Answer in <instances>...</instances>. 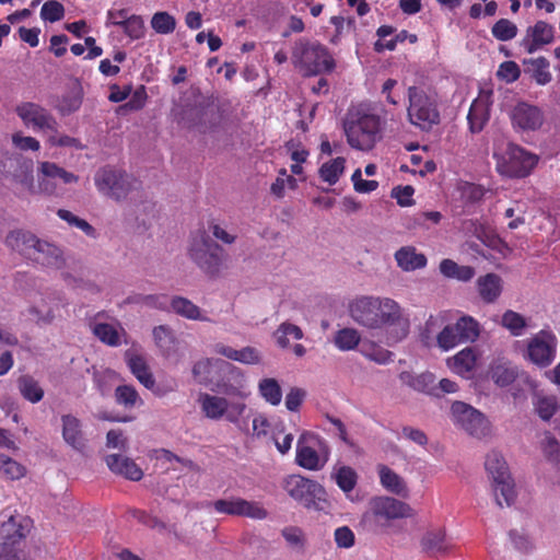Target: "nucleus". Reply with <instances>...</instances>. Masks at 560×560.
Returning <instances> with one entry per match:
<instances>
[{"instance_id":"60","label":"nucleus","mask_w":560,"mask_h":560,"mask_svg":"<svg viewBox=\"0 0 560 560\" xmlns=\"http://www.w3.org/2000/svg\"><path fill=\"white\" fill-rule=\"evenodd\" d=\"M213 509L218 513L228 514L232 516H240L241 498L233 497L230 499H220L212 503Z\"/></svg>"},{"instance_id":"3","label":"nucleus","mask_w":560,"mask_h":560,"mask_svg":"<svg viewBox=\"0 0 560 560\" xmlns=\"http://www.w3.org/2000/svg\"><path fill=\"white\" fill-rule=\"evenodd\" d=\"M291 59L294 67L307 77L331 72L335 68V60L328 49L318 42L305 38L294 43Z\"/></svg>"},{"instance_id":"57","label":"nucleus","mask_w":560,"mask_h":560,"mask_svg":"<svg viewBox=\"0 0 560 560\" xmlns=\"http://www.w3.org/2000/svg\"><path fill=\"white\" fill-rule=\"evenodd\" d=\"M544 456L551 463H560V442L551 434H546L541 441Z\"/></svg>"},{"instance_id":"24","label":"nucleus","mask_w":560,"mask_h":560,"mask_svg":"<svg viewBox=\"0 0 560 560\" xmlns=\"http://www.w3.org/2000/svg\"><path fill=\"white\" fill-rule=\"evenodd\" d=\"M488 375L495 385L506 387L516 380L518 371L512 362L500 358L491 362Z\"/></svg>"},{"instance_id":"63","label":"nucleus","mask_w":560,"mask_h":560,"mask_svg":"<svg viewBox=\"0 0 560 560\" xmlns=\"http://www.w3.org/2000/svg\"><path fill=\"white\" fill-rule=\"evenodd\" d=\"M453 330L450 325H446L436 336V343L443 351H448L459 345Z\"/></svg>"},{"instance_id":"2","label":"nucleus","mask_w":560,"mask_h":560,"mask_svg":"<svg viewBox=\"0 0 560 560\" xmlns=\"http://www.w3.org/2000/svg\"><path fill=\"white\" fill-rule=\"evenodd\" d=\"M413 509L392 497H373L368 503V510L362 515V522L373 532L384 530L389 523L398 518L413 517Z\"/></svg>"},{"instance_id":"22","label":"nucleus","mask_w":560,"mask_h":560,"mask_svg":"<svg viewBox=\"0 0 560 560\" xmlns=\"http://www.w3.org/2000/svg\"><path fill=\"white\" fill-rule=\"evenodd\" d=\"M62 438L72 448L82 452L86 446V440L82 431L81 421L72 415L61 417Z\"/></svg>"},{"instance_id":"36","label":"nucleus","mask_w":560,"mask_h":560,"mask_svg":"<svg viewBox=\"0 0 560 560\" xmlns=\"http://www.w3.org/2000/svg\"><path fill=\"white\" fill-rule=\"evenodd\" d=\"M305 436L306 434L303 433L298 440L296 463L303 468L318 470L322 468L323 464H320L317 452L313 447L304 444Z\"/></svg>"},{"instance_id":"11","label":"nucleus","mask_w":560,"mask_h":560,"mask_svg":"<svg viewBox=\"0 0 560 560\" xmlns=\"http://www.w3.org/2000/svg\"><path fill=\"white\" fill-rule=\"evenodd\" d=\"M37 194L56 196L58 183L63 185L77 184L79 176L55 162L42 161L37 163Z\"/></svg>"},{"instance_id":"35","label":"nucleus","mask_w":560,"mask_h":560,"mask_svg":"<svg viewBox=\"0 0 560 560\" xmlns=\"http://www.w3.org/2000/svg\"><path fill=\"white\" fill-rule=\"evenodd\" d=\"M171 307L177 315L187 319L210 322L209 317L203 315L200 307L186 298L174 296L171 301Z\"/></svg>"},{"instance_id":"51","label":"nucleus","mask_w":560,"mask_h":560,"mask_svg":"<svg viewBox=\"0 0 560 560\" xmlns=\"http://www.w3.org/2000/svg\"><path fill=\"white\" fill-rule=\"evenodd\" d=\"M269 515L268 511L260 502L248 501L241 498L240 516L248 517L252 520H265Z\"/></svg>"},{"instance_id":"28","label":"nucleus","mask_w":560,"mask_h":560,"mask_svg":"<svg viewBox=\"0 0 560 560\" xmlns=\"http://www.w3.org/2000/svg\"><path fill=\"white\" fill-rule=\"evenodd\" d=\"M477 351L475 348L467 347L460 350L458 353L447 359V365L456 374L467 376L471 373L477 363Z\"/></svg>"},{"instance_id":"6","label":"nucleus","mask_w":560,"mask_h":560,"mask_svg":"<svg viewBox=\"0 0 560 560\" xmlns=\"http://www.w3.org/2000/svg\"><path fill=\"white\" fill-rule=\"evenodd\" d=\"M94 184L102 195L120 201L126 199L138 187L139 183L122 170L104 166L96 171Z\"/></svg>"},{"instance_id":"25","label":"nucleus","mask_w":560,"mask_h":560,"mask_svg":"<svg viewBox=\"0 0 560 560\" xmlns=\"http://www.w3.org/2000/svg\"><path fill=\"white\" fill-rule=\"evenodd\" d=\"M39 241L35 234L24 230L11 231L5 237L9 247L31 258Z\"/></svg>"},{"instance_id":"42","label":"nucleus","mask_w":560,"mask_h":560,"mask_svg":"<svg viewBox=\"0 0 560 560\" xmlns=\"http://www.w3.org/2000/svg\"><path fill=\"white\" fill-rule=\"evenodd\" d=\"M261 397L272 406H278L282 399L281 386L276 378H262L258 384Z\"/></svg>"},{"instance_id":"20","label":"nucleus","mask_w":560,"mask_h":560,"mask_svg":"<svg viewBox=\"0 0 560 560\" xmlns=\"http://www.w3.org/2000/svg\"><path fill=\"white\" fill-rule=\"evenodd\" d=\"M125 358L131 373L136 376V378L145 388L152 390L154 394L159 396H162L163 392L155 386L154 376L151 373L145 359L142 355L136 354L130 351L126 352Z\"/></svg>"},{"instance_id":"16","label":"nucleus","mask_w":560,"mask_h":560,"mask_svg":"<svg viewBox=\"0 0 560 560\" xmlns=\"http://www.w3.org/2000/svg\"><path fill=\"white\" fill-rule=\"evenodd\" d=\"M380 296L362 295L349 304V315L359 326L372 330Z\"/></svg>"},{"instance_id":"7","label":"nucleus","mask_w":560,"mask_h":560,"mask_svg":"<svg viewBox=\"0 0 560 560\" xmlns=\"http://www.w3.org/2000/svg\"><path fill=\"white\" fill-rule=\"evenodd\" d=\"M408 119L413 126L428 131L440 122L436 101L422 89L410 86L408 89Z\"/></svg>"},{"instance_id":"5","label":"nucleus","mask_w":560,"mask_h":560,"mask_svg":"<svg viewBox=\"0 0 560 560\" xmlns=\"http://www.w3.org/2000/svg\"><path fill=\"white\" fill-rule=\"evenodd\" d=\"M485 467L491 480L495 503L500 508H503V503L511 506L515 501L516 492L505 459L500 453L491 452L487 455Z\"/></svg>"},{"instance_id":"15","label":"nucleus","mask_w":560,"mask_h":560,"mask_svg":"<svg viewBox=\"0 0 560 560\" xmlns=\"http://www.w3.org/2000/svg\"><path fill=\"white\" fill-rule=\"evenodd\" d=\"M18 116L22 119L26 127H32L45 133L56 132L58 130V121L52 114L33 102H25L16 106Z\"/></svg>"},{"instance_id":"50","label":"nucleus","mask_w":560,"mask_h":560,"mask_svg":"<svg viewBox=\"0 0 560 560\" xmlns=\"http://www.w3.org/2000/svg\"><path fill=\"white\" fill-rule=\"evenodd\" d=\"M0 472L8 479L15 480L24 477L26 469L16 460L0 454Z\"/></svg>"},{"instance_id":"29","label":"nucleus","mask_w":560,"mask_h":560,"mask_svg":"<svg viewBox=\"0 0 560 560\" xmlns=\"http://www.w3.org/2000/svg\"><path fill=\"white\" fill-rule=\"evenodd\" d=\"M214 352L243 364H257L260 362L259 351L253 347L236 350L230 346L218 343L214 346Z\"/></svg>"},{"instance_id":"49","label":"nucleus","mask_w":560,"mask_h":560,"mask_svg":"<svg viewBox=\"0 0 560 560\" xmlns=\"http://www.w3.org/2000/svg\"><path fill=\"white\" fill-rule=\"evenodd\" d=\"M125 303L127 304H141L149 307L164 310L166 307L167 301L166 296L163 294H132L129 295Z\"/></svg>"},{"instance_id":"46","label":"nucleus","mask_w":560,"mask_h":560,"mask_svg":"<svg viewBox=\"0 0 560 560\" xmlns=\"http://www.w3.org/2000/svg\"><path fill=\"white\" fill-rule=\"evenodd\" d=\"M93 334L103 342L110 347H117L120 343L118 330L110 324L96 323L91 325Z\"/></svg>"},{"instance_id":"48","label":"nucleus","mask_w":560,"mask_h":560,"mask_svg":"<svg viewBox=\"0 0 560 560\" xmlns=\"http://www.w3.org/2000/svg\"><path fill=\"white\" fill-rule=\"evenodd\" d=\"M115 399L118 405H121L127 409H131L138 404H142L138 392L130 385H119L115 389Z\"/></svg>"},{"instance_id":"43","label":"nucleus","mask_w":560,"mask_h":560,"mask_svg":"<svg viewBox=\"0 0 560 560\" xmlns=\"http://www.w3.org/2000/svg\"><path fill=\"white\" fill-rule=\"evenodd\" d=\"M501 325L508 329L512 336L520 337L527 327V322L520 313L508 310L502 315Z\"/></svg>"},{"instance_id":"56","label":"nucleus","mask_w":560,"mask_h":560,"mask_svg":"<svg viewBox=\"0 0 560 560\" xmlns=\"http://www.w3.org/2000/svg\"><path fill=\"white\" fill-rule=\"evenodd\" d=\"M58 217L66 221L68 224L75 226L83 231L88 236H94L95 229L84 219L74 215L72 212L59 209L57 212Z\"/></svg>"},{"instance_id":"40","label":"nucleus","mask_w":560,"mask_h":560,"mask_svg":"<svg viewBox=\"0 0 560 560\" xmlns=\"http://www.w3.org/2000/svg\"><path fill=\"white\" fill-rule=\"evenodd\" d=\"M18 387L21 395L33 404L42 400L44 396V390L38 382L28 375H23L18 380Z\"/></svg>"},{"instance_id":"26","label":"nucleus","mask_w":560,"mask_h":560,"mask_svg":"<svg viewBox=\"0 0 560 560\" xmlns=\"http://www.w3.org/2000/svg\"><path fill=\"white\" fill-rule=\"evenodd\" d=\"M490 96H479L470 106L467 119L472 133L480 132L490 117Z\"/></svg>"},{"instance_id":"27","label":"nucleus","mask_w":560,"mask_h":560,"mask_svg":"<svg viewBox=\"0 0 560 560\" xmlns=\"http://www.w3.org/2000/svg\"><path fill=\"white\" fill-rule=\"evenodd\" d=\"M399 380L404 385L412 388L413 390L439 396L435 392V377L430 372L415 374L412 372L404 371L399 374Z\"/></svg>"},{"instance_id":"31","label":"nucleus","mask_w":560,"mask_h":560,"mask_svg":"<svg viewBox=\"0 0 560 560\" xmlns=\"http://www.w3.org/2000/svg\"><path fill=\"white\" fill-rule=\"evenodd\" d=\"M395 259L404 271L421 269L427 265V257L418 253L413 246H404L395 253Z\"/></svg>"},{"instance_id":"32","label":"nucleus","mask_w":560,"mask_h":560,"mask_svg":"<svg viewBox=\"0 0 560 560\" xmlns=\"http://www.w3.org/2000/svg\"><path fill=\"white\" fill-rule=\"evenodd\" d=\"M459 343L474 342L480 335V325L471 316H462L455 324H450Z\"/></svg>"},{"instance_id":"39","label":"nucleus","mask_w":560,"mask_h":560,"mask_svg":"<svg viewBox=\"0 0 560 560\" xmlns=\"http://www.w3.org/2000/svg\"><path fill=\"white\" fill-rule=\"evenodd\" d=\"M331 478L336 481L338 487L348 494L355 488L359 477L352 467L339 466L334 468Z\"/></svg>"},{"instance_id":"9","label":"nucleus","mask_w":560,"mask_h":560,"mask_svg":"<svg viewBox=\"0 0 560 560\" xmlns=\"http://www.w3.org/2000/svg\"><path fill=\"white\" fill-rule=\"evenodd\" d=\"M497 171L506 177H525L535 166L536 156L521 147L509 143L502 152H494Z\"/></svg>"},{"instance_id":"18","label":"nucleus","mask_w":560,"mask_h":560,"mask_svg":"<svg viewBox=\"0 0 560 560\" xmlns=\"http://www.w3.org/2000/svg\"><path fill=\"white\" fill-rule=\"evenodd\" d=\"M233 369L232 364L222 359L203 358L195 362L191 373L199 384L209 385L214 382L217 374L230 372Z\"/></svg>"},{"instance_id":"52","label":"nucleus","mask_w":560,"mask_h":560,"mask_svg":"<svg viewBox=\"0 0 560 560\" xmlns=\"http://www.w3.org/2000/svg\"><path fill=\"white\" fill-rule=\"evenodd\" d=\"M491 33L498 40L508 42L516 36L517 26L508 19H500L493 24Z\"/></svg>"},{"instance_id":"10","label":"nucleus","mask_w":560,"mask_h":560,"mask_svg":"<svg viewBox=\"0 0 560 560\" xmlns=\"http://www.w3.org/2000/svg\"><path fill=\"white\" fill-rule=\"evenodd\" d=\"M201 411L211 420L225 418L231 423H238L241 417L246 410L245 401L229 400L223 396L201 393L198 398Z\"/></svg>"},{"instance_id":"4","label":"nucleus","mask_w":560,"mask_h":560,"mask_svg":"<svg viewBox=\"0 0 560 560\" xmlns=\"http://www.w3.org/2000/svg\"><path fill=\"white\" fill-rule=\"evenodd\" d=\"M223 255L224 249L205 230H198L191 234L188 256L203 272L218 273Z\"/></svg>"},{"instance_id":"8","label":"nucleus","mask_w":560,"mask_h":560,"mask_svg":"<svg viewBox=\"0 0 560 560\" xmlns=\"http://www.w3.org/2000/svg\"><path fill=\"white\" fill-rule=\"evenodd\" d=\"M348 143L358 150H371L380 132V119L375 115L363 114L348 118L343 124Z\"/></svg>"},{"instance_id":"58","label":"nucleus","mask_w":560,"mask_h":560,"mask_svg":"<svg viewBox=\"0 0 560 560\" xmlns=\"http://www.w3.org/2000/svg\"><path fill=\"white\" fill-rule=\"evenodd\" d=\"M63 15L65 8L60 2L56 0L45 2L40 10L42 19L51 23L60 21Z\"/></svg>"},{"instance_id":"59","label":"nucleus","mask_w":560,"mask_h":560,"mask_svg":"<svg viewBox=\"0 0 560 560\" xmlns=\"http://www.w3.org/2000/svg\"><path fill=\"white\" fill-rule=\"evenodd\" d=\"M281 534L282 537L291 547L295 548L299 551L304 550L305 536L301 528L296 526H288L282 529Z\"/></svg>"},{"instance_id":"1","label":"nucleus","mask_w":560,"mask_h":560,"mask_svg":"<svg viewBox=\"0 0 560 560\" xmlns=\"http://www.w3.org/2000/svg\"><path fill=\"white\" fill-rule=\"evenodd\" d=\"M377 310L372 330L382 331L388 347L405 340L410 331V320L400 304L390 298L380 296Z\"/></svg>"},{"instance_id":"34","label":"nucleus","mask_w":560,"mask_h":560,"mask_svg":"<svg viewBox=\"0 0 560 560\" xmlns=\"http://www.w3.org/2000/svg\"><path fill=\"white\" fill-rule=\"evenodd\" d=\"M381 485L397 495L407 497V486L404 479L385 465H378L377 467Z\"/></svg>"},{"instance_id":"53","label":"nucleus","mask_w":560,"mask_h":560,"mask_svg":"<svg viewBox=\"0 0 560 560\" xmlns=\"http://www.w3.org/2000/svg\"><path fill=\"white\" fill-rule=\"evenodd\" d=\"M151 26L159 34H171L176 27V20L167 12H156L151 19Z\"/></svg>"},{"instance_id":"44","label":"nucleus","mask_w":560,"mask_h":560,"mask_svg":"<svg viewBox=\"0 0 560 560\" xmlns=\"http://www.w3.org/2000/svg\"><path fill=\"white\" fill-rule=\"evenodd\" d=\"M345 163L346 160L343 158H337L324 163L319 168L320 178L329 185H335L345 171Z\"/></svg>"},{"instance_id":"13","label":"nucleus","mask_w":560,"mask_h":560,"mask_svg":"<svg viewBox=\"0 0 560 560\" xmlns=\"http://www.w3.org/2000/svg\"><path fill=\"white\" fill-rule=\"evenodd\" d=\"M283 487L292 499L307 509L317 506L316 501L322 500L325 494L324 488L318 482L300 475L285 478Z\"/></svg>"},{"instance_id":"47","label":"nucleus","mask_w":560,"mask_h":560,"mask_svg":"<svg viewBox=\"0 0 560 560\" xmlns=\"http://www.w3.org/2000/svg\"><path fill=\"white\" fill-rule=\"evenodd\" d=\"M525 65L533 67V79L539 85H546L552 80V75L549 72V61L545 57H538L535 59H528L524 61Z\"/></svg>"},{"instance_id":"62","label":"nucleus","mask_w":560,"mask_h":560,"mask_svg":"<svg viewBox=\"0 0 560 560\" xmlns=\"http://www.w3.org/2000/svg\"><path fill=\"white\" fill-rule=\"evenodd\" d=\"M24 159L21 154H12L9 152H0V174L4 178H9L10 173L19 165Z\"/></svg>"},{"instance_id":"33","label":"nucleus","mask_w":560,"mask_h":560,"mask_svg":"<svg viewBox=\"0 0 560 560\" xmlns=\"http://www.w3.org/2000/svg\"><path fill=\"white\" fill-rule=\"evenodd\" d=\"M481 299L487 303L494 302L502 292V279L495 273H487L477 281Z\"/></svg>"},{"instance_id":"54","label":"nucleus","mask_w":560,"mask_h":560,"mask_svg":"<svg viewBox=\"0 0 560 560\" xmlns=\"http://www.w3.org/2000/svg\"><path fill=\"white\" fill-rule=\"evenodd\" d=\"M155 345L162 351H170L175 343L173 330L166 325H160L153 329Z\"/></svg>"},{"instance_id":"41","label":"nucleus","mask_w":560,"mask_h":560,"mask_svg":"<svg viewBox=\"0 0 560 560\" xmlns=\"http://www.w3.org/2000/svg\"><path fill=\"white\" fill-rule=\"evenodd\" d=\"M361 341V335L355 328H342L334 337L335 346L341 351L355 349Z\"/></svg>"},{"instance_id":"23","label":"nucleus","mask_w":560,"mask_h":560,"mask_svg":"<svg viewBox=\"0 0 560 560\" xmlns=\"http://www.w3.org/2000/svg\"><path fill=\"white\" fill-rule=\"evenodd\" d=\"M33 259L44 266L60 269L65 266L62 250L55 244L40 240L33 253Z\"/></svg>"},{"instance_id":"45","label":"nucleus","mask_w":560,"mask_h":560,"mask_svg":"<svg viewBox=\"0 0 560 560\" xmlns=\"http://www.w3.org/2000/svg\"><path fill=\"white\" fill-rule=\"evenodd\" d=\"M273 336L276 338L277 345L280 348L285 349L290 345L289 337H292L295 340H300L303 338L304 335L299 326L291 323H282L276 329Z\"/></svg>"},{"instance_id":"12","label":"nucleus","mask_w":560,"mask_h":560,"mask_svg":"<svg viewBox=\"0 0 560 560\" xmlns=\"http://www.w3.org/2000/svg\"><path fill=\"white\" fill-rule=\"evenodd\" d=\"M557 345V337L550 330H540L528 340L524 357L539 368H547L555 360Z\"/></svg>"},{"instance_id":"37","label":"nucleus","mask_w":560,"mask_h":560,"mask_svg":"<svg viewBox=\"0 0 560 560\" xmlns=\"http://www.w3.org/2000/svg\"><path fill=\"white\" fill-rule=\"evenodd\" d=\"M83 90L82 86L77 83L67 94L62 96L57 105V109L61 115H70L77 112L82 104Z\"/></svg>"},{"instance_id":"55","label":"nucleus","mask_w":560,"mask_h":560,"mask_svg":"<svg viewBox=\"0 0 560 560\" xmlns=\"http://www.w3.org/2000/svg\"><path fill=\"white\" fill-rule=\"evenodd\" d=\"M444 538H445V535L442 530L429 532L421 539L422 549L425 552H431V553L443 551L444 550V547H443Z\"/></svg>"},{"instance_id":"19","label":"nucleus","mask_w":560,"mask_h":560,"mask_svg":"<svg viewBox=\"0 0 560 560\" xmlns=\"http://www.w3.org/2000/svg\"><path fill=\"white\" fill-rule=\"evenodd\" d=\"M511 118L513 125L522 130H536L544 122L542 112L537 106L525 102H520L514 106Z\"/></svg>"},{"instance_id":"30","label":"nucleus","mask_w":560,"mask_h":560,"mask_svg":"<svg viewBox=\"0 0 560 560\" xmlns=\"http://www.w3.org/2000/svg\"><path fill=\"white\" fill-rule=\"evenodd\" d=\"M11 182L21 185L30 194H37V185L34 183L33 161L24 158L19 165L10 173L9 178Z\"/></svg>"},{"instance_id":"64","label":"nucleus","mask_w":560,"mask_h":560,"mask_svg":"<svg viewBox=\"0 0 560 560\" xmlns=\"http://www.w3.org/2000/svg\"><path fill=\"white\" fill-rule=\"evenodd\" d=\"M219 122V114L214 107H207L200 110L199 128L206 132L214 128Z\"/></svg>"},{"instance_id":"21","label":"nucleus","mask_w":560,"mask_h":560,"mask_svg":"<svg viewBox=\"0 0 560 560\" xmlns=\"http://www.w3.org/2000/svg\"><path fill=\"white\" fill-rule=\"evenodd\" d=\"M105 463L112 472L132 481H138L143 476L142 469L131 458L121 454L107 455Z\"/></svg>"},{"instance_id":"14","label":"nucleus","mask_w":560,"mask_h":560,"mask_svg":"<svg viewBox=\"0 0 560 560\" xmlns=\"http://www.w3.org/2000/svg\"><path fill=\"white\" fill-rule=\"evenodd\" d=\"M452 415L455 423L469 435L480 439L489 433V421L474 407L462 401H455L452 405Z\"/></svg>"},{"instance_id":"17","label":"nucleus","mask_w":560,"mask_h":560,"mask_svg":"<svg viewBox=\"0 0 560 560\" xmlns=\"http://www.w3.org/2000/svg\"><path fill=\"white\" fill-rule=\"evenodd\" d=\"M553 38L555 27L551 24L539 20L534 25L526 28L521 46H523L528 54H534L542 47L551 44Z\"/></svg>"},{"instance_id":"38","label":"nucleus","mask_w":560,"mask_h":560,"mask_svg":"<svg viewBox=\"0 0 560 560\" xmlns=\"http://www.w3.org/2000/svg\"><path fill=\"white\" fill-rule=\"evenodd\" d=\"M360 353L377 364H387L393 361V352L378 346L373 341H364L361 343Z\"/></svg>"},{"instance_id":"61","label":"nucleus","mask_w":560,"mask_h":560,"mask_svg":"<svg viewBox=\"0 0 560 560\" xmlns=\"http://www.w3.org/2000/svg\"><path fill=\"white\" fill-rule=\"evenodd\" d=\"M124 32L133 39H139L144 35V23L141 16L130 15L125 19L122 25Z\"/></svg>"}]
</instances>
